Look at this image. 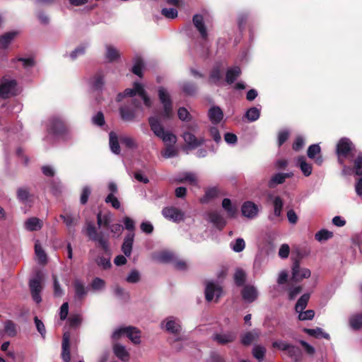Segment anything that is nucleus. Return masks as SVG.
Returning <instances> with one entry per match:
<instances>
[{
    "label": "nucleus",
    "instance_id": "obj_37",
    "mask_svg": "<svg viewBox=\"0 0 362 362\" xmlns=\"http://www.w3.org/2000/svg\"><path fill=\"white\" fill-rule=\"evenodd\" d=\"M119 141L122 145L129 149H136L138 144L136 139L129 136H121Z\"/></svg>",
    "mask_w": 362,
    "mask_h": 362
},
{
    "label": "nucleus",
    "instance_id": "obj_57",
    "mask_svg": "<svg viewBox=\"0 0 362 362\" xmlns=\"http://www.w3.org/2000/svg\"><path fill=\"white\" fill-rule=\"evenodd\" d=\"M103 78L100 74L95 75L90 81V84L95 89H100L103 85Z\"/></svg>",
    "mask_w": 362,
    "mask_h": 362
},
{
    "label": "nucleus",
    "instance_id": "obj_6",
    "mask_svg": "<svg viewBox=\"0 0 362 362\" xmlns=\"http://www.w3.org/2000/svg\"><path fill=\"white\" fill-rule=\"evenodd\" d=\"M17 93V83L14 79L4 78L0 82V98H7Z\"/></svg>",
    "mask_w": 362,
    "mask_h": 362
},
{
    "label": "nucleus",
    "instance_id": "obj_62",
    "mask_svg": "<svg viewBox=\"0 0 362 362\" xmlns=\"http://www.w3.org/2000/svg\"><path fill=\"white\" fill-rule=\"evenodd\" d=\"M5 332L10 337H13L16 334V325L11 321H6L4 325Z\"/></svg>",
    "mask_w": 362,
    "mask_h": 362
},
{
    "label": "nucleus",
    "instance_id": "obj_1",
    "mask_svg": "<svg viewBox=\"0 0 362 362\" xmlns=\"http://www.w3.org/2000/svg\"><path fill=\"white\" fill-rule=\"evenodd\" d=\"M138 95L147 107H151L152 102L147 95L144 86L139 83H134L132 88H127L123 93H119L117 97V101H121L124 97L129 96L130 99L127 103L121 105L119 109L121 119L126 122H132L136 120V110L140 108V103L133 96Z\"/></svg>",
    "mask_w": 362,
    "mask_h": 362
},
{
    "label": "nucleus",
    "instance_id": "obj_30",
    "mask_svg": "<svg viewBox=\"0 0 362 362\" xmlns=\"http://www.w3.org/2000/svg\"><path fill=\"white\" fill-rule=\"evenodd\" d=\"M120 54L118 49L111 45H105V58L109 62H114L119 59Z\"/></svg>",
    "mask_w": 362,
    "mask_h": 362
},
{
    "label": "nucleus",
    "instance_id": "obj_17",
    "mask_svg": "<svg viewBox=\"0 0 362 362\" xmlns=\"http://www.w3.org/2000/svg\"><path fill=\"white\" fill-rule=\"evenodd\" d=\"M241 294L245 301L252 303L257 298L258 291L255 286L246 285L242 289Z\"/></svg>",
    "mask_w": 362,
    "mask_h": 362
},
{
    "label": "nucleus",
    "instance_id": "obj_40",
    "mask_svg": "<svg viewBox=\"0 0 362 362\" xmlns=\"http://www.w3.org/2000/svg\"><path fill=\"white\" fill-rule=\"evenodd\" d=\"M16 36V33H7L0 37V49H6Z\"/></svg>",
    "mask_w": 362,
    "mask_h": 362
},
{
    "label": "nucleus",
    "instance_id": "obj_21",
    "mask_svg": "<svg viewBox=\"0 0 362 362\" xmlns=\"http://www.w3.org/2000/svg\"><path fill=\"white\" fill-rule=\"evenodd\" d=\"M320 151L321 148L318 144H312L308 147L307 154L308 158L314 159L317 165H321L323 162V159L322 157L319 155Z\"/></svg>",
    "mask_w": 362,
    "mask_h": 362
},
{
    "label": "nucleus",
    "instance_id": "obj_53",
    "mask_svg": "<svg viewBox=\"0 0 362 362\" xmlns=\"http://www.w3.org/2000/svg\"><path fill=\"white\" fill-rule=\"evenodd\" d=\"M140 272L136 269H132L126 277V281L130 284L138 283L140 281Z\"/></svg>",
    "mask_w": 362,
    "mask_h": 362
},
{
    "label": "nucleus",
    "instance_id": "obj_18",
    "mask_svg": "<svg viewBox=\"0 0 362 362\" xmlns=\"http://www.w3.org/2000/svg\"><path fill=\"white\" fill-rule=\"evenodd\" d=\"M223 112L220 107L214 105L208 111V117L214 124H219L223 119Z\"/></svg>",
    "mask_w": 362,
    "mask_h": 362
},
{
    "label": "nucleus",
    "instance_id": "obj_22",
    "mask_svg": "<svg viewBox=\"0 0 362 362\" xmlns=\"http://www.w3.org/2000/svg\"><path fill=\"white\" fill-rule=\"evenodd\" d=\"M70 333L65 332L63 334L62 357L64 362H69L71 359L69 351Z\"/></svg>",
    "mask_w": 362,
    "mask_h": 362
},
{
    "label": "nucleus",
    "instance_id": "obj_27",
    "mask_svg": "<svg viewBox=\"0 0 362 362\" xmlns=\"http://www.w3.org/2000/svg\"><path fill=\"white\" fill-rule=\"evenodd\" d=\"M185 143L192 148H195L204 143L203 139H198L193 134L185 132L183 134Z\"/></svg>",
    "mask_w": 362,
    "mask_h": 362
},
{
    "label": "nucleus",
    "instance_id": "obj_51",
    "mask_svg": "<svg viewBox=\"0 0 362 362\" xmlns=\"http://www.w3.org/2000/svg\"><path fill=\"white\" fill-rule=\"evenodd\" d=\"M177 149L173 145L167 146L166 148L161 151V155L165 158H170L177 156Z\"/></svg>",
    "mask_w": 362,
    "mask_h": 362
},
{
    "label": "nucleus",
    "instance_id": "obj_13",
    "mask_svg": "<svg viewBox=\"0 0 362 362\" xmlns=\"http://www.w3.org/2000/svg\"><path fill=\"white\" fill-rule=\"evenodd\" d=\"M206 219L216 228H223L226 222L221 213L218 211H211L206 214Z\"/></svg>",
    "mask_w": 362,
    "mask_h": 362
},
{
    "label": "nucleus",
    "instance_id": "obj_50",
    "mask_svg": "<svg viewBox=\"0 0 362 362\" xmlns=\"http://www.w3.org/2000/svg\"><path fill=\"white\" fill-rule=\"evenodd\" d=\"M286 352L288 355L296 361L300 360L301 357V351L297 346L290 344Z\"/></svg>",
    "mask_w": 362,
    "mask_h": 362
},
{
    "label": "nucleus",
    "instance_id": "obj_7",
    "mask_svg": "<svg viewBox=\"0 0 362 362\" xmlns=\"http://www.w3.org/2000/svg\"><path fill=\"white\" fill-rule=\"evenodd\" d=\"M354 148L353 144L349 139H341L337 145V153L338 155V160L341 165L344 163V158L348 157L349 153Z\"/></svg>",
    "mask_w": 362,
    "mask_h": 362
},
{
    "label": "nucleus",
    "instance_id": "obj_60",
    "mask_svg": "<svg viewBox=\"0 0 362 362\" xmlns=\"http://www.w3.org/2000/svg\"><path fill=\"white\" fill-rule=\"evenodd\" d=\"M161 13L167 18L174 19L177 16V11L174 8H164Z\"/></svg>",
    "mask_w": 362,
    "mask_h": 362
},
{
    "label": "nucleus",
    "instance_id": "obj_52",
    "mask_svg": "<svg viewBox=\"0 0 362 362\" xmlns=\"http://www.w3.org/2000/svg\"><path fill=\"white\" fill-rule=\"evenodd\" d=\"M90 287L94 291H100L105 288V281L99 277H95L93 279Z\"/></svg>",
    "mask_w": 362,
    "mask_h": 362
},
{
    "label": "nucleus",
    "instance_id": "obj_12",
    "mask_svg": "<svg viewBox=\"0 0 362 362\" xmlns=\"http://www.w3.org/2000/svg\"><path fill=\"white\" fill-rule=\"evenodd\" d=\"M236 338V334L233 332H221L214 333L212 339L218 344L225 345L233 342Z\"/></svg>",
    "mask_w": 362,
    "mask_h": 362
},
{
    "label": "nucleus",
    "instance_id": "obj_42",
    "mask_svg": "<svg viewBox=\"0 0 362 362\" xmlns=\"http://www.w3.org/2000/svg\"><path fill=\"white\" fill-rule=\"evenodd\" d=\"M349 325L353 329H359L362 327V314L353 315L349 318Z\"/></svg>",
    "mask_w": 362,
    "mask_h": 362
},
{
    "label": "nucleus",
    "instance_id": "obj_24",
    "mask_svg": "<svg viewBox=\"0 0 362 362\" xmlns=\"http://www.w3.org/2000/svg\"><path fill=\"white\" fill-rule=\"evenodd\" d=\"M178 183L187 182L191 185L197 186V177L195 174L189 172H185L178 175L176 179Z\"/></svg>",
    "mask_w": 362,
    "mask_h": 362
},
{
    "label": "nucleus",
    "instance_id": "obj_59",
    "mask_svg": "<svg viewBox=\"0 0 362 362\" xmlns=\"http://www.w3.org/2000/svg\"><path fill=\"white\" fill-rule=\"evenodd\" d=\"M105 201L106 203L110 204L115 209H118L120 208L121 204L115 195L112 194V193H110L105 198Z\"/></svg>",
    "mask_w": 362,
    "mask_h": 362
},
{
    "label": "nucleus",
    "instance_id": "obj_39",
    "mask_svg": "<svg viewBox=\"0 0 362 362\" xmlns=\"http://www.w3.org/2000/svg\"><path fill=\"white\" fill-rule=\"evenodd\" d=\"M35 253L38 259V261L41 264H45L47 262V255L44 250L42 249L39 240H36L35 244Z\"/></svg>",
    "mask_w": 362,
    "mask_h": 362
},
{
    "label": "nucleus",
    "instance_id": "obj_19",
    "mask_svg": "<svg viewBox=\"0 0 362 362\" xmlns=\"http://www.w3.org/2000/svg\"><path fill=\"white\" fill-rule=\"evenodd\" d=\"M48 130L53 134H59L64 129L62 120L59 117H52L47 124Z\"/></svg>",
    "mask_w": 362,
    "mask_h": 362
},
{
    "label": "nucleus",
    "instance_id": "obj_63",
    "mask_svg": "<svg viewBox=\"0 0 362 362\" xmlns=\"http://www.w3.org/2000/svg\"><path fill=\"white\" fill-rule=\"evenodd\" d=\"M68 321L70 326L78 327L81 323L82 317L80 314L72 315L69 317Z\"/></svg>",
    "mask_w": 362,
    "mask_h": 362
},
{
    "label": "nucleus",
    "instance_id": "obj_56",
    "mask_svg": "<svg viewBox=\"0 0 362 362\" xmlns=\"http://www.w3.org/2000/svg\"><path fill=\"white\" fill-rule=\"evenodd\" d=\"M296 313H298V320L301 321L312 320L315 316V312L313 310H302Z\"/></svg>",
    "mask_w": 362,
    "mask_h": 362
},
{
    "label": "nucleus",
    "instance_id": "obj_61",
    "mask_svg": "<svg viewBox=\"0 0 362 362\" xmlns=\"http://www.w3.org/2000/svg\"><path fill=\"white\" fill-rule=\"evenodd\" d=\"M86 47L87 46L85 45L78 46L70 53V57L72 59H76L78 57L83 55L86 52Z\"/></svg>",
    "mask_w": 362,
    "mask_h": 362
},
{
    "label": "nucleus",
    "instance_id": "obj_10",
    "mask_svg": "<svg viewBox=\"0 0 362 362\" xmlns=\"http://www.w3.org/2000/svg\"><path fill=\"white\" fill-rule=\"evenodd\" d=\"M162 214L165 218L173 222L178 223L184 220V213L175 207H165L162 210Z\"/></svg>",
    "mask_w": 362,
    "mask_h": 362
},
{
    "label": "nucleus",
    "instance_id": "obj_64",
    "mask_svg": "<svg viewBox=\"0 0 362 362\" xmlns=\"http://www.w3.org/2000/svg\"><path fill=\"white\" fill-rule=\"evenodd\" d=\"M182 89L185 94L190 95L196 92L197 88L194 84L186 82L183 83Z\"/></svg>",
    "mask_w": 362,
    "mask_h": 362
},
{
    "label": "nucleus",
    "instance_id": "obj_31",
    "mask_svg": "<svg viewBox=\"0 0 362 362\" xmlns=\"http://www.w3.org/2000/svg\"><path fill=\"white\" fill-rule=\"evenodd\" d=\"M60 218L64 220V222L69 230H74V227L78 224L79 220L78 216H74L71 214H62L60 215Z\"/></svg>",
    "mask_w": 362,
    "mask_h": 362
},
{
    "label": "nucleus",
    "instance_id": "obj_48",
    "mask_svg": "<svg viewBox=\"0 0 362 362\" xmlns=\"http://www.w3.org/2000/svg\"><path fill=\"white\" fill-rule=\"evenodd\" d=\"M266 349L261 345H256L253 347L252 354L259 361H262L264 358Z\"/></svg>",
    "mask_w": 362,
    "mask_h": 362
},
{
    "label": "nucleus",
    "instance_id": "obj_44",
    "mask_svg": "<svg viewBox=\"0 0 362 362\" xmlns=\"http://www.w3.org/2000/svg\"><path fill=\"white\" fill-rule=\"evenodd\" d=\"M112 221V215L107 214L102 215L101 213H98L97 215V223L99 227L105 226L110 227L109 225Z\"/></svg>",
    "mask_w": 362,
    "mask_h": 362
},
{
    "label": "nucleus",
    "instance_id": "obj_36",
    "mask_svg": "<svg viewBox=\"0 0 362 362\" xmlns=\"http://www.w3.org/2000/svg\"><path fill=\"white\" fill-rule=\"evenodd\" d=\"M222 207L226 211L229 217H234L236 212L237 208L235 205H233L231 201L226 198L222 201Z\"/></svg>",
    "mask_w": 362,
    "mask_h": 362
},
{
    "label": "nucleus",
    "instance_id": "obj_2",
    "mask_svg": "<svg viewBox=\"0 0 362 362\" xmlns=\"http://www.w3.org/2000/svg\"><path fill=\"white\" fill-rule=\"evenodd\" d=\"M158 98L163 105V110L159 115L151 116L148 118L151 130L157 136L160 137L165 132V129L160 120L170 119L173 116V102L168 91L163 87L158 89Z\"/></svg>",
    "mask_w": 362,
    "mask_h": 362
},
{
    "label": "nucleus",
    "instance_id": "obj_8",
    "mask_svg": "<svg viewBox=\"0 0 362 362\" xmlns=\"http://www.w3.org/2000/svg\"><path fill=\"white\" fill-rule=\"evenodd\" d=\"M29 286L33 300L37 303H40L42 300L40 292L42 287V276L40 273H37L35 278L30 280Z\"/></svg>",
    "mask_w": 362,
    "mask_h": 362
},
{
    "label": "nucleus",
    "instance_id": "obj_4",
    "mask_svg": "<svg viewBox=\"0 0 362 362\" xmlns=\"http://www.w3.org/2000/svg\"><path fill=\"white\" fill-rule=\"evenodd\" d=\"M86 230L87 235L91 240L97 242L105 252H108V241L105 238H104L102 234L98 233L97 229L93 222L86 221Z\"/></svg>",
    "mask_w": 362,
    "mask_h": 362
},
{
    "label": "nucleus",
    "instance_id": "obj_5",
    "mask_svg": "<svg viewBox=\"0 0 362 362\" xmlns=\"http://www.w3.org/2000/svg\"><path fill=\"white\" fill-rule=\"evenodd\" d=\"M160 327L165 331L173 334H179L182 331L180 320L174 316L165 317L161 322Z\"/></svg>",
    "mask_w": 362,
    "mask_h": 362
},
{
    "label": "nucleus",
    "instance_id": "obj_23",
    "mask_svg": "<svg viewBox=\"0 0 362 362\" xmlns=\"http://www.w3.org/2000/svg\"><path fill=\"white\" fill-rule=\"evenodd\" d=\"M193 23L197 30L199 32L201 37L204 40H206L208 33L205 25L203 21V17L201 15L196 14L193 16Z\"/></svg>",
    "mask_w": 362,
    "mask_h": 362
},
{
    "label": "nucleus",
    "instance_id": "obj_14",
    "mask_svg": "<svg viewBox=\"0 0 362 362\" xmlns=\"http://www.w3.org/2000/svg\"><path fill=\"white\" fill-rule=\"evenodd\" d=\"M241 211L244 216L252 219L257 216L259 207L254 202L247 201L242 205Z\"/></svg>",
    "mask_w": 362,
    "mask_h": 362
},
{
    "label": "nucleus",
    "instance_id": "obj_25",
    "mask_svg": "<svg viewBox=\"0 0 362 362\" xmlns=\"http://www.w3.org/2000/svg\"><path fill=\"white\" fill-rule=\"evenodd\" d=\"M296 166H298L303 174L305 177H308L312 174V165L306 161V158L303 156H299L296 158Z\"/></svg>",
    "mask_w": 362,
    "mask_h": 362
},
{
    "label": "nucleus",
    "instance_id": "obj_43",
    "mask_svg": "<svg viewBox=\"0 0 362 362\" xmlns=\"http://www.w3.org/2000/svg\"><path fill=\"white\" fill-rule=\"evenodd\" d=\"M260 116V110L256 107H250L245 112V117L249 122H255Z\"/></svg>",
    "mask_w": 362,
    "mask_h": 362
},
{
    "label": "nucleus",
    "instance_id": "obj_35",
    "mask_svg": "<svg viewBox=\"0 0 362 362\" xmlns=\"http://www.w3.org/2000/svg\"><path fill=\"white\" fill-rule=\"evenodd\" d=\"M109 143L111 151L115 154H119L120 153V146L119 144V139L117 134L115 132H111L109 134Z\"/></svg>",
    "mask_w": 362,
    "mask_h": 362
},
{
    "label": "nucleus",
    "instance_id": "obj_20",
    "mask_svg": "<svg viewBox=\"0 0 362 362\" xmlns=\"http://www.w3.org/2000/svg\"><path fill=\"white\" fill-rule=\"evenodd\" d=\"M153 259L160 263H169L174 260V255L168 250H162L155 252Z\"/></svg>",
    "mask_w": 362,
    "mask_h": 362
},
{
    "label": "nucleus",
    "instance_id": "obj_55",
    "mask_svg": "<svg viewBox=\"0 0 362 362\" xmlns=\"http://www.w3.org/2000/svg\"><path fill=\"white\" fill-rule=\"evenodd\" d=\"M332 236H333L332 232L325 230V229H322V230H320V231H318L315 234V239L318 241H322V240H327L331 238Z\"/></svg>",
    "mask_w": 362,
    "mask_h": 362
},
{
    "label": "nucleus",
    "instance_id": "obj_49",
    "mask_svg": "<svg viewBox=\"0 0 362 362\" xmlns=\"http://www.w3.org/2000/svg\"><path fill=\"white\" fill-rule=\"evenodd\" d=\"M144 66V65L142 59L140 57H136L134 61L132 72L138 76L141 77L142 76Z\"/></svg>",
    "mask_w": 362,
    "mask_h": 362
},
{
    "label": "nucleus",
    "instance_id": "obj_45",
    "mask_svg": "<svg viewBox=\"0 0 362 362\" xmlns=\"http://www.w3.org/2000/svg\"><path fill=\"white\" fill-rule=\"evenodd\" d=\"M309 298H310V294H308V293L303 294L298 300V301L296 304V306H295L296 312L304 310V309L306 308V306L308 305Z\"/></svg>",
    "mask_w": 362,
    "mask_h": 362
},
{
    "label": "nucleus",
    "instance_id": "obj_29",
    "mask_svg": "<svg viewBox=\"0 0 362 362\" xmlns=\"http://www.w3.org/2000/svg\"><path fill=\"white\" fill-rule=\"evenodd\" d=\"M134 238V234L133 233H129L124 240V243L122 246V250L124 254L127 257L130 256L132 253Z\"/></svg>",
    "mask_w": 362,
    "mask_h": 362
},
{
    "label": "nucleus",
    "instance_id": "obj_28",
    "mask_svg": "<svg viewBox=\"0 0 362 362\" xmlns=\"http://www.w3.org/2000/svg\"><path fill=\"white\" fill-rule=\"evenodd\" d=\"M113 351L115 356L123 361H128L129 354L126 347L120 344H115L113 346Z\"/></svg>",
    "mask_w": 362,
    "mask_h": 362
},
{
    "label": "nucleus",
    "instance_id": "obj_41",
    "mask_svg": "<svg viewBox=\"0 0 362 362\" xmlns=\"http://www.w3.org/2000/svg\"><path fill=\"white\" fill-rule=\"evenodd\" d=\"M259 336V332L257 330L247 332L242 337V343L245 345L250 344L253 341L257 339Z\"/></svg>",
    "mask_w": 362,
    "mask_h": 362
},
{
    "label": "nucleus",
    "instance_id": "obj_9",
    "mask_svg": "<svg viewBox=\"0 0 362 362\" xmlns=\"http://www.w3.org/2000/svg\"><path fill=\"white\" fill-rule=\"evenodd\" d=\"M222 288L214 282H208L205 288V297L208 302L217 301L222 295Z\"/></svg>",
    "mask_w": 362,
    "mask_h": 362
},
{
    "label": "nucleus",
    "instance_id": "obj_38",
    "mask_svg": "<svg viewBox=\"0 0 362 362\" xmlns=\"http://www.w3.org/2000/svg\"><path fill=\"white\" fill-rule=\"evenodd\" d=\"M221 80V69L219 65L215 66L211 71L209 76V82L211 83L218 84Z\"/></svg>",
    "mask_w": 362,
    "mask_h": 362
},
{
    "label": "nucleus",
    "instance_id": "obj_16",
    "mask_svg": "<svg viewBox=\"0 0 362 362\" xmlns=\"http://www.w3.org/2000/svg\"><path fill=\"white\" fill-rule=\"evenodd\" d=\"M293 173H278L272 175L268 182V187L269 188H274L277 185L283 184L286 179L292 177Z\"/></svg>",
    "mask_w": 362,
    "mask_h": 362
},
{
    "label": "nucleus",
    "instance_id": "obj_15",
    "mask_svg": "<svg viewBox=\"0 0 362 362\" xmlns=\"http://www.w3.org/2000/svg\"><path fill=\"white\" fill-rule=\"evenodd\" d=\"M75 298L81 300L85 298L88 292V288L85 283L79 279H74L73 282Z\"/></svg>",
    "mask_w": 362,
    "mask_h": 362
},
{
    "label": "nucleus",
    "instance_id": "obj_47",
    "mask_svg": "<svg viewBox=\"0 0 362 362\" xmlns=\"http://www.w3.org/2000/svg\"><path fill=\"white\" fill-rule=\"evenodd\" d=\"M230 247L235 252H240L245 247V240L240 238H237L235 241H232L230 243Z\"/></svg>",
    "mask_w": 362,
    "mask_h": 362
},
{
    "label": "nucleus",
    "instance_id": "obj_46",
    "mask_svg": "<svg viewBox=\"0 0 362 362\" xmlns=\"http://www.w3.org/2000/svg\"><path fill=\"white\" fill-rule=\"evenodd\" d=\"M159 139H160L166 146L173 145L177 141L176 136L168 131H165Z\"/></svg>",
    "mask_w": 362,
    "mask_h": 362
},
{
    "label": "nucleus",
    "instance_id": "obj_11",
    "mask_svg": "<svg viewBox=\"0 0 362 362\" xmlns=\"http://www.w3.org/2000/svg\"><path fill=\"white\" fill-rule=\"evenodd\" d=\"M310 271L305 267H301L298 262H296L292 267V280L296 282L308 279L310 276Z\"/></svg>",
    "mask_w": 362,
    "mask_h": 362
},
{
    "label": "nucleus",
    "instance_id": "obj_33",
    "mask_svg": "<svg viewBox=\"0 0 362 362\" xmlns=\"http://www.w3.org/2000/svg\"><path fill=\"white\" fill-rule=\"evenodd\" d=\"M241 70L238 66H234L228 69L226 72V81L228 83H233L240 75Z\"/></svg>",
    "mask_w": 362,
    "mask_h": 362
},
{
    "label": "nucleus",
    "instance_id": "obj_58",
    "mask_svg": "<svg viewBox=\"0 0 362 362\" xmlns=\"http://www.w3.org/2000/svg\"><path fill=\"white\" fill-rule=\"evenodd\" d=\"M245 277H246V274L244 271H243L242 269L236 270V272L234 274V279H235V284L238 286L243 285L245 281Z\"/></svg>",
    "mask_w": 362,
    "mask_h": 362
},
{
    "label": "nucleus",
    "instance_id": "obj_54",
    "mask_svg": "<svg viewBox=\"0 0 362 362\" xmlns=\"http://www.w3.org/2000/svg\"><path fill=\"white\" fill-rule=\"evenodd\" d=\"M354 170L356 175H362V153L360 152L354 160Z\"/></svg>",
    "mask_w": 362,
    "mask_h": 362
},
{
    "label": "nucleus",
    "instance_id": "obj_26",
    "mask_svg": "<svg viewBox=\"0 0 362 362\" xmlns=\"http://www.w3.org/2000/svg\"><path fill=\"white\" fill-rule=\"evenodd\" d=\"M42 225V221L36 217L29 218L24 222V228L28 231L39 230Z\"/></svg>",
    "mask_w": 362,
    "mask_h": 362
},
{
    "label": "nucleus",
    "instance_id": "obj_32",
    "mask_svg": "<svg viewBox=\"0 0 362 362\" xmlns=\"http://www.w3.org/2000/svg\"><path fill=\"white\" fill-rule=\"evenodd\" d=\"M269 199L272 202L274 205V214L276 216L279 217L281 214L283 208V201L279 196H269Z\"/></svg>",
    "mask_w": 362,
    "mask_h": 362
},
{
    "label": "nucleus",
    "instance_id": "obj_34",
    "mask_svg": "<svg viewBox=\"0 0 362 362\" xmlns=\"http://www.w3.org/2000/svg\"><path fill=\"white\" fill-rule=\"evenodd\" d=\"M304 332H305L306 334H308V335L311 336V337H316V338H325L326 339H329V334L325 332L322 329L320 328V327H317V328H315V329H308V328H305L303 329Z\"/></svg>",
    "mask_w": 362,
    "mask_h": 362
},
{
    "label": "nucleus",
    "instance_id": "obj_3",
    "mask_svg": "<svg viewBox=\"0 0 362 362\" xmlns=\"http://www.w3.org/2000/svg\"><path fill=\"white\" fill-rule=\"evenodd\" d=\"M126 336L134 344H138L141 342V334L138 329L133 327H121L115 329L112 334L114 340H117L120 337Z\"/></svg>",
    "mask_w": 362,
    "mask_h": 362
}]
</instances>
